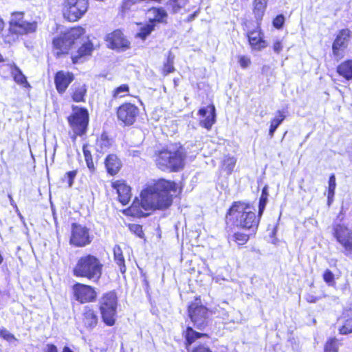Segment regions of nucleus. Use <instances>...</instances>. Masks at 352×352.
<instances>
[{"instance_id": "nucleus-1", "label": "nucleus", "mask_w": 352, "mask_h": 352, "mask_svg": "<svg viewBox=\"0 0 352 352\" xmlns=\"http://www.w3.org/2000/svg\"><path fill=\"white\" fill-rule=\"evenodd\" d=\"M177 187L175 182L160 179L148 184L141 192V199L135 198L125 213L134 217H144L147 211L168 208L173 201Z\"/></svg>"}, {"instance_id": "nucleus-2", "label": "nucleus", "mask_w": 352, "mask_h": 352, "mask_svg": "<svg viewBox=\"0 0 352 352\" xmlns=\"http://www.w3.org/2000/svg\"><path fill=\"white\" fill-rule=\"evenodd\" d=\"M85 30L80 26L72 28L65 32H62L59 36L53 39V45L56 50L55 54L60 57L62 54H67L72 46L78 40L82 42L76 54L72 56L73 63H83L87 56H90L94 50V45L89 38L81 37Z\"/></svg>"}, {"instance_id": "nucleus-3", "label": "nucleus", "mask_w": 352, "mask_h": 352, "mask_svg": "<svg viewBox=\"0 0 352 352\" xmlns=\"http://www.w3.org/2000/svg\"><path fill=\"white\" fill-rule=\"evenodd\" d=\"M229 214L235 219L234 223L237 227L247 230L256 229L261 218L258 216L256 218L250 205L240 202L231 207Z\"/></svg>"}, {"instance_id": "nucleus-4", "label": "nucleus", "mask_w": 352, "mask_h": 352, "mask_svg": "<svg viewBox=\"0 0 352 352\" xmlns=\"http://www.w3.org/2000/svg\"><path fill=\"white\" fill-rule=\"evenodd\" d=\"M101 271L102 265L99 260L93 255L87 254L78 259L74 268V274L96 281L100 276Z\"/></svg>"}, {"instance_id": "nucleus-5", "label": "nucleus", "mask_w": 352, "mask_h": 352, "mask_svg": "<svg viewBox=\"0 0 352 352\" xmlns=\"http://www.w3.org/2000/svg\"><path fill=\"white\" fill-rule=\"evenodd\" d=\"M185 155L183 150L175 151L164 150L159 153L155 160L157 167L162 170L177 171L184 166Z\"/></svg>"}, {"instance_id": "nucleus-6", "label": "nucleus", "mask_w": 352, "mask_h": 352, "mask_svg": "<svg viewBox=\"0 0 352 352\" xmlns=\"http://www.w3.org/2000/svg\"><path fill=\"white\" fill-rule=\"evenodd\" d=\"M73 133H70V138L75 142L78 135L82 136L87 131L89 122L88 111L85 109H80L68 118Z\"/></svg>"}, {"instance_id": "nucleus-7", "label": "nucleus", "mask_w": 352, "mask_h": 352, "mask_svg": "<svg viewBox=\"0 0 352 352\" xmlns=\"http://www.w3.org/2000/svg\"><path fill=\"white\" fill-rule=\"evenodd\" d=\"M64 16L69 22H76L86 12L88 0H66Z\"/></svg>"}, {"instance_id": "nucleus-8", "label": "nucleus", "mask_w": 352, "mask_h": 352, "mask_svg": "<svg viewBox=\"0 0 352 352\" xmlns=\"http://www.w3.org/2000/svg\"><path fill=\"white\" fill-rule=\"evenodd\" d=\"M188 315L195 328L204 330L209 323L208 311L203 305L194 303L188 307Z\"/></svg>"}, {"instance_id": "nucleus-9", "label": "nucleus", "mask_w": 352, "mask_h": 352, "mask_svg": "<svg viewBox=\"0 0 352 352\" xmlns=\"http://www.w3.org/2000/svg\"><path fill=\"white\" fill-rule=\"evenodd\" d=\"M333 236L343 248V253L346 256L352 254V231L342 224H337L333 228Z\"/></svg>"}, {"instance_id": "nucleus-10", "label": "nucleus", "mask_w": 352, "mask_h": 352, "mask_svg": "<svg viewBox=\"0 0 352 352\" xmlns=\"http://www.w3.org/2000/svg\"><path fill=\"white\" fill-rule=\"evenodd\" d=\"M140 113L138 107L134 104L125 102L117 109L118 120L125 126L132 125Z\"/></svg>"}, {"instance_id": "nucleus-11", "label": "nucleus", "mask_w": 352, "mask_h": 352, "mask_svg": "<svg viewBox=\"0 0 352 352\" xmlns=\"http://www.w3.org/2000/svg\"><path fill=\"white\" fill-rule=\"evenodd\" d=\"M90 242L88 229L77 223H73L70 238L71 244L77 247H83Z\"/></svg>"}, {"instance_id": "nucleus-12", "label": "nucleus", "mask_w": 352, "mask_h": 352, "mask_svg": "<svg viewBox=\"0 0 352 352\" xmlns=\"http://www.w3.org/2000/svg\"><path fill=\"white\" fill-rule=\"evenodd\" d=\"M73 291L76 300L81 303L91 302L96 298V292L91 286L76 283L73 286Z\"/></svg>"}, {"instance_id": "nucleus-13", "label": "nucleus", "mask_w": 352, "mask_h": 352, "mask_svg": "<svg viewBox=\"0 0 352 352\" xmlns=\"http://www.w3.org/2000/svg\"><path fill=\"white\" fill-rule=\"evenodd\" d=\"M248 37L253 50L260 51L267 47V42L263 38V34L258 23L254 29L248 32Z\"/></svg>"}, {"instance_id": "nucleus-14", "label": "nucleus", "mask_w": 352, "mask_h": 352, "mask_svg": "<svg viewBox=\"0 0 352 352\" xmlns=\"http://www.w3.org/2000/svg\"><path fill=\"white\" fill-rule=\"evenodd\" d=\"M74 80V74L71 72L64 71L56 72L54 77V83L57 91L60 94L65 93Z\"/></svg>"}, {"instance_id": "nucleus-15", "label": "nucleus", "mask_w": 352, "mask_h": 352, "mask_svg": "<svg viewBox=\"0 0 352 352\" xmlns=\"http://www.w3.org/2000/svg\"><path fill=\"white\" fill-rule=\"evenodd\" d=\"M111 187L116 190L119 201L122 205L127 204L131 198V187L124 181L113 182Z\"/></svg>"}, {"instance_id": "nucleus-16", "label": "nucleus", "mask_w": 352, "mask_h": 352, "mask_svg": "<svg viewBox=\"0 0 352 352\" xmlns=\"http://www.w3.org/2000/svg\"><path fill=\"white\" fill-rule=\"evenodd\" d=\"M131 43L120 30L111 33V50L124 52L130 48Z\"/></svg>"}, {"instance_id": "nucleus-17", "label": "nucleus", "mask_w": 352, "mask_h": 352, "mask_svg": "<svg viewBox=\"0 0 352 352\" xmlns=\"http://www.w3.org/2000/svg\"><path fill=\"white\" fill-rule=\"evenodd\" d=\"M349 36L350 31L347 29L342 30L339 32L333 43L332 50L334 56L336 57L340 56V51H342L346 47Z\"/></svg>"}, {"instance_id": "nucleus-18", "label": "nucleus", "mask_w": 352, "mask_h": 352, "mask_svg": "<svg viewBox=\"0 0 352 352\" xmlns=\"http://www.w3.org/2000/svg\"><path fill=\"white\" fill-rule=\"evenodd\" d=\"M199 114L205 117V119L200 121L201 126L210 130L215 122V108L214 105H209L206 107L201 108L199 110Z\"/></svg>"}, {"instance_id": "nucleus-19", "label": "nucleus", "mask_w": 352, "mask_h": 352, "mask_svg": "<svg viewBox=\"0 0 352 352\" xmlns=\"http://www.w3.org/2000/svg\"><path fill=\"white\" fill-rule=\"evenodd\" d=\"M99 309L104 322L110 326V295L105 294L99 300Z\"/></svg>"}, {"instance_id": "nucleus-20", "label": "nucleus", "mask_w": 352, "mask_h": 352, "mask_svg": "<svg viewBox=\"0 0 352 352\" xmlns=\"http://www.w3.org/2000/svg\"><path fill=\"white\" fill-rule=\"evenodd\" d=\"M167 16L166 12L162 8H152L146 12L148 22H166Z\"/></svg>"}, {"instance_id": "nucleus-21", "label": "nucleus", "mask_w": 352, "mask_h": 352, "mask_svg": "<svg viewBox=\"0 0 352 352\" xmlns=\"http://www.w3.org/2000/svg\"><path fill=\"white\" fill-rule=\"evenodd\" d=\"M10 73L14 78V80L19 85L24 87H30L25 76L23 74L21 70L15 65L10 67Z\"/></svg>"}, {"instance_id": "nucleus-22", "label": "nucleus", "mask_w": 352, "mask_h": 352, "mask_svg": "<svg viewBox=\"0 0 352 352\" xmlns=\"http://www.w3.org/2000/svg\"><path fill=\"white\" fill-rule=\"evenodd\" d=\"M184 337L186 340V345H190L196 340L199 338H207V334L195 331L191 327H187L186 330L184 332Z\"/></svg>"}, {"instance_id": "nucleus-23", "label": "nucleus", "mask_w": 352, "mask_h": 352, "mask_svg": "<svg viewBox=\"0 0 352 352\" xmlns=\"http://www.w3.org/2000/svg\"><path fill=\"white\" fill-rule=\"evenodd\" d=\"M268 0H254L253 12L257 21H261L264 15Z\"/></svg>"}, {"instance_id": "nucleus-24", "label": "nucleus", "mask_w": 352, "mask_h": 352, "mask_svg": "<svg viewBox=\"0 0 352 352\" xmlns=\"http://www.w3.org/2000/svg\"><path fill=\"white\" fill-rule=\"evenodd\" d=\"M338 73L346 80L352 79V60L341 63L337 68Z\"/></svg>"}, {"instance_id": "nucleus-25", "label": "nucleus", "mask_w": 352, "mask_h": 352, "mask_svg": "<svg viewBox=\"0 0 352 352\" xmlns=\"http://www.w3.org/2000/svg\"><path fill=\"white\" fill-rule=\"evenodd\" d=\"M114 261L120 268L122 274L126 272L125 261L121 249L119 246H115L113 248Z\"/></svg>"}, {"instance_id": "nucleus-26", "label": "nucleus", "mask_w": 352, "mask_h": 352, "mask_svg": "<svg viewBox=\"0 0 352 352\" xmlns=\"http://www.w3.org/2000/svg\"><path fill=\"white\" fill-rule=\"evenodd\" d=\"M285 118V115L281 111H278L276 113L275 118L271 121V124L269 130V135L271 138L274 136V134L278 127V126L283 122Z\"/></svg>"}, {"instance_id": "nucleus-27", "label": "nucleus", "mask_w": 352, "mask_h": 352, "mask_svg": "<svg viewBox=\"0 0 352 352\" xmlns=\"http://www.w3.org/2000/svg\"><path fill=\"white\" fill-rule=\"evenodd\" d=\"M73 89L74 93L72 95V98L74 101L76 102L83 101L85 95L87 91L85 86L84 85L75 83L73 85Z\"/></svg>"}, {"instance_id": "nucleus-28", "label": "nucleus", "mask_w": 352, "mask_h": 352, "mask_svg": "<svg viewBox=\"0 0 352 352\" xmlns=\"http://www.w3.org/2000/svg\"><path fill=\"white\" fill-rule=\"evenodd\" d=\"M155 24V23H146L145 25L140 28V31L135 34V37L144 41L146 37L154 30Z\"/></svg>"}, {"instance_id": "nucleus-29", "label": "nucleus", "mask_w": 352, "mask_h": 352, "mask_svg": "<svg viewBox=\"0 0 352 352\" xmlns=\"http://www.w3.org/2000/svg\"><path fill=\"white\" fill-rule=\"evenodd\" d=\"M89 148L90 146L88 144H84L82 146V151L85 157V160L87 164V166L91 172H93L95 170V167Z\"/></svg>"}, {"instance_id": "nucleus-30", "label": "nucleus", "mask_w": 352, "mask_h": 352, "mask_svg": "<svg viewBox=\"0 0 352 352\" xmlns=\"http://www.w3.org/2000/svg\"><path fill=\"white\" fill-rule=\"evenodd\" d=\"M84 323L87 327H92L97 323V317L91 309H87L84 313Z\"/></svg>"}, {"instance_id": "nucleus-31", "label": "nucleus", "mask_w": 352, "mask_h": 352, "mask_svg": "<svg viewBox=\"0 0 352 352\" xmlns=\"http://www.w3.org/2000/svg\"><path fill=\"white\" fill-rule=\"evenodd\" d=\"M97 146L100 147V151L107 152L110 148V140L107 133H103L100 138L97 142Z\"/></svg>"}, {"instance_id": "nucleus-32", "label": "nucleus", "mask_w": 352, "mask_h": 352, "mask_svg": "<svg viewBox=\"0 0 352 352\" xmlns=\"http://www.w3.org/2000/svg\"><path fill=\"white\" fill-rule=\"evenodd\" d=\"M236 159L234 157H226L223 161V168L228 174H231L235 167Z\"/></svg>"}, {"instance_id": "nucleus-33", "label": "nucleus", "mask_w": 352, "mask_h": 352, "mask_svg": "<svg viewBox=\"0 0 352 352\" xmlns=\"http://www.w3.org/2000/svg\"><path fill=\"white\" fill-rule=\"evenodd\" d=\"M129 95V87L127 85L123 84L113 91V97L114 98H121Z\"/></svg>"}, {"instance_id": "nucleus-34", "label": "nucleus", "mask_w": 352, "mask_h": 352, "mask_svg": "<svg viewBox=\"0 0 352 352\" xmlns=\"http://www.w3.org/2000/svg\"><path fill=\"white\" fill-rule=\"evenodd\" d=\"M230 240L234 241L239 245H243L249 240V235L241 232H236L230 236Z\"/></svg>"}, {"instance_id": "nucleus-35", "label": "nucleus", "mask_w": 352, "mask_h": 352, "mask_svg": "<svg viewBox=\"0 0 352 352\" xmlns=\"http://www.w3.org/2000/svg\"><path fill=\"white\" fill-rule=\"evenodd\" d=\"M36 24V23H9V30L16 34H22L25 25H30L31 28H33L34 30Z\"/></svg>"}, {"instance_id": "nucleus-36", "label": "nucleus", "mask_w": 352, "mask_h": 352, "mask_svg": "<svg viewBox=\"0 0 352 352\" xmlns=\"http://www.w3.org/2000/svg\"><path fill=\"white\" fill-rule=\"evenodd\" d=\"M339 344L336 338H330L324 346V352H338Z\"/></svg>"}, {"instance_id": "nucleus-37", "label": "nucleus", "mask_w": 352, "mask_h": 352, "mask_svg": "<svg viewBox=\"0 0 352 352\" xmlns=\"http://www.w3.org/2000/svg\"><path fill=\"white\" fill-rule=\"evenodd\" d=\"M336 186V177L334 175H331L329 179V191H328V201H331V197H333L335 189Z\"/></svg>"}, {"instance_id": "nucleus-38", "label": "nucleus", "mask_w": 352, "mask_h": 352, "mask_svg": "<svg viewBox=\"0 0 352 352\" xmlns=\"http://www.w3.org/2000/svg\"><path fill=\"white\" fill-rule=\"evenodd\" d=\"M340 334L347 335L352 332V318L347 319L339 329Z\"/></svg>"}, {"instance_id": "nucleus-39", "label": "nucleus", "mask_w": 352, "mask_h": 352, "mask_svg": "<svg viewBox=\"0 0 352 352\" xmlns=\"http://www.w3.org/2000/svg\"><path fill=\"white\" fill-rule=\"evenodd\" d=\"M122 166L121 162L116 155H111V175L116 174Z\"/></svg>"}, {"instance_id": "nucleus-40", "label": "nucleus", "mask_w": 352, "mask_h": 352, "mask_svg": "<svg viewBox=\"0 0 352 352\" xmlns=\"http://www.w3.org/2000/svg\"><path fill=\"white\" fill-rule=\"evenodd\" d=\"M129 230L131 232L134 233L136 236L140 238L144 237V232L142 227L138 224H130L129 226Z\"/></svg>"}, {"instance_id": "nucleus-41", "label": "nucleus", "mask_w": 352, "mask_h": 352, "mask_svg": "<svg viewBox=\"0 0 352 352\" xmlns=\"http://www.w3.org/2000/svg\"><path fill=\"white\" fill-rule=\"evenodd\" d=\"M0 337L10 342L16 340L12 333L4 328L0 329Z\"/></svg>"}, {"instance_id": "nucleus-42", "label": "nucleus", "mask_w": 352, "mask_h": 352, "mask_svg": "<svg viewBox=\"0 0 352 352\" xmlns=\"http://www.w3.org/2000/svg\"><path fill=\"white\" fill-rule=\"evenodd\" d=\"M267 198H268V197H265V196H261V197H260L259 204H258V217H261L265 210V206H266V204L267 202Z\"/></svg>"}, {"instance_id": "nucleus-43", "label": "nucleus", "mask_w": 352, "mask_h": 352, "mask_svg": "<svg viewBox=\"0 0 352 352\" xmlns=\"http://www.w3.org/2000/svg\"><path fill=\"white\" fill-rule=\"evenodd\" d=\"M174 67H173V63L168 58V61L166 64L164 65L163 68V74L164 75L166 76L168 74L173 72L174 71Z\"/></svg>"}, {"instance_id": "nucleus-44", "label": "nucleus", "mask_w": 352, "mask_h": 352, "mask_svg": "<svg viewBox=\"0 0 352 352\" xmlns=\"http://www.w3.org/2000/svg\"><path fill=\"white\" fill-rule=\"evenodd\" d=\"M239 63L242 68H247L251 63L250 58L246 56H239Z\"/></svg>"}, {"instance_id": "nucleus-45", "label": "nucleus", "mask_w": 352, "mask_h": 352, "mask_svg": "<svg viewBox=\"0 0 352 352\" xmlns=\"http://www.w3.org/2000/svg\"><path fill=\"white\" fill-rule=\"evenodd\" d=\"M324 280L329 285L333 283L334 275L329 270H326L323 274Z\"/></svg>"}, {"instance_id": "nucleus-46", "label": "nucleus", "mask_w": 352, "mask_h": 352, "mask_svg": "<svg viewBox=\"0 0 352 352\" xmlns=\"http://www.w3.org/2000/svg\"><path fill=\"white\" fill-rule=\"evenodd\" d=\"M76 170H72L66 173L65 177L67 179V182L69 187L73 185L74 179L76 176Z\"/></svg>"}, {"instance_id": "nucleus-47", "label": "nucleus", "mask_w": 352, "mask_h": 352, "mask_svg": "<svg viewBox=\"0 0 352 352\" xmlns=\"http://www.w3.org/2000/svg\"><path fill=\"white\" fill-rule=\"evenodd\" d=\"M23 15L24 14L23 12H14L12 14L11 19L9 22H19L23 19Z\"/></svg>"}, {"instance_id": "nucleus-48", "label": "nucleus", "mask_w": 352, "mask_h": 352, "mask_svg": "<svg viewBox=\"0 0 352 352\" xmlns=\"http://www.w3.org/2000/svg\"><path fill=\"white\" fill-rule=\"evenodd\" d=\"M116 296L113 292H111V317L113 315V312L115 311L116 309V301L115 300ZM114 324V320L111 318V326Z\"/></svg>"}, {"instance_id": "nucleus-49", "label": "nucleus", "mask_w": 352, "mask_h": 352, "mask_svg": "<svg viewBox=\"0 0 352 352\" xmlns=\"http://www.w3.org/2000/svg\"><path fill=\"white\" fill-rule=\"evenodd\" d=\"M272 47H273V50L275 53L279 54L282 51L283 46L281 41L279 40H277V41H274Z\"/></svg>"}, {"instance_id": "nucleus-50", "label": "nucleus", "mask_w": 352, "mask_h": 352, "mask_svg": "<svg viewBox=\"0 0 352 352\" xmlns=\"http://www.w3.org/2000/svg\"><path fill=\"white\" fill-rule=\"evenodd\" d=\"M192 352H212L209 346L206 344L199 345Z\"/></svg>"}, {"instance_id": "nucleus-51", "label": "nucleus", "mask_w": 352, "mask_h": 352, "mask_svg": "<svg viewBox=\"0 0 352 352\" xmlns=\"http://www.w3.org/2000/svg\"><path fill=\"white\" fill-rule=\"evenodd\" d=\"M45 352H58L57 347L52 344H48L47 345V349Z\"/></svg>"}, {"instance_id": "nucleus-52", "label": "nucleus", "mask_w": 352, "mask_h": 352, "mask_svg": "<svg viewBox=\"0 0 352 352\" xmlns=\"http://www.w3.org/2000/svg\"><path fill=\"white\" fill-rule=\"evenodd\" d=\"M105 167L108 174H110V154L105 157Z\"/></svg>"}, {"instance_id": "nucleus-53", "label": "nucleus", "mask_w": 352, "mask_h": 352, "mask_svg": "<svg viewBox=\"0 0 352 352\" xmlns=\"http://www.w3.org/2000/svg\"><path fill=\"white\" fill-rule=\"evenodd\" d=\"M174 6H177L178 7H182L186 3V0H171Z\"/></svg>"}, {"instance_id": "nucleus-54", "label": "nucleus", "mask_w": 352, "mask_h": 352, "mask_svg": "<svg viewBox=\"0 0 352 352\" xmlns=\"http://www.w3.org/2000/svg\"><path fill=\"white\" fill-rule=\"evenodd\" d=\"M286 17L283 14H279L276 16L273 22H285Z\"/></svg>"}, {"instance_id": "nucleus-55", "label": "nucleus", "mask_w": 352, "mask_h": 352, "mask_svg": "<svg viewBox=\"0 0 352 352\" xmlns=\"http://www.w3.org/2000/svg\"><path fill=\"white\" fill-rule=\"evenodd\" d=\"M261 196H265V197H268V189H267V186H265L263 190H262V192H261Z\"/></svg>"}, {"instance_id": "nucleus-56", "label": "nucleus", "mask_w": 352, "mask_h": 352, "mask_svg": "<svg viewBox=\"0 0 352 352\" xmlns=\"http://www.w3.org/2000/svg\"><path fill=\"white\" fill-rule=\"evenodd\" d=\"M62 352H74L73 351L70 347L67 346H65L63 349V351Z\"/></svg>"}, {"instance_id": "nucleus-57", "label": "nucleus", "mask_w": 352, "mask_h": 352, "mask_svg": "<svg viewBox=\"0 0 352 352\" xmlns=\"http://www.w3.org/2000/svg\"><path fill=\"white\" fill-rule=\"evenodd\" d=\"M307 300L310 302H316V298L314 297V296H310L309 298H307Z\"/></svg>"}, {"instance_id": "nucleus-58", "label": "nucleus", "mask_w": 352, "mask_h": 352, "mask_svg": "<svg viewBox=\"0 0 352 352\" xmlns=\"http://www.w3.org/2000/svg\"><path fill=\"white\" fill-rule=\"evenodd\" d=\"M284 23H273L274 26L277 29H280L283 28V25Z\"/></svg>"}, {"instance_id": "nucleus-59", "label": "nucleus", "mask_w": 352, "mask_h": 352, "mask_svg": "<svg viewBox=\"0 0 352 352\" xmlns=\"http://www.w3.org/2000/svg\"><path fill=\"white\" fill-rule=\"evenodd\" d=\"M60 25H58V23H54L53 27L52 28V30H54L56 28L57 30H58L60 28Z\"/></svg>"}, {"instance_id": "nucleus-60", "label": "nucleus", "mask_w": 352, "mask_h": 352, "mask_svg": "<svg viewBox=\"0 0 352 352\" xmlns=\"http://www.w3.org/2000/svg\"><path fill=\"white\" fill-rule=\"evenodd\" d=\"M214 280H215L216 283H219L220 280H224V278H221L219 276H217L214 278Z\"/></svg>"}, {"instance_id": "nucleus-61", "label": "nucleus", "mask_w": 352, "mask_h": 352, "mask_svg": "<svg viewBox=\"0 0 352 352\" xmlns=\"http://www.w3.org/2000/svg\"><path fill=\"white\" fill-rule=\"evenodd\" d=\"M10 204L12 206L16 207V204L14 203V201H10Z\"/></svg>"}, {"instance_id": "nucleus-62", "label": "nucleus", "mask_w": 352, "mask_h": 352, "mask_svg": "<svg viewBox=\"0 0 352 352\" xmlns=\"http://www.w3.org/2000/svg\"><path fill=\"white\" fill-rule=\"evenodd\" d=\"M110 38V34H107L106 36V40L108 41V39Z\"/></svg>"}, {"instance_id": "nucleus-63", "label": "nucleus", "mask_w": 352, "mask_h": 352, "mask_svg": "<svg viewBox=\"0 0 352 352\" xmlns=\"http://www.w3.org/2000/svg\"><path fill=\"white\" fill-rule=\"evenodd\" d=\"M8 197L10 199V201H12L13 200V199H12V196L10 195H8Z\"/></svg>"}, {"instance_id": "nucleus-64", "label": "nucleus", "mask_w": 352, "mask_h": 352, "mask_svg": "<svg viewBox=\"0 0 352 352\" xmlns=\"http://www.w3.org/2000/svg\"><path fill=\"white\" fill-rule=\"evenodd\" d=\"M193 19H194L192 18V16H190V17L189 18V20H193Z\"/></svg>"}]
</instances>
